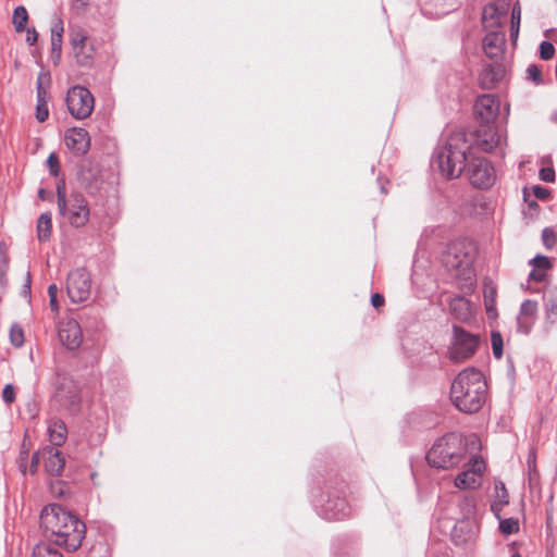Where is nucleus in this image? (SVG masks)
Here are the masks:
<instances>
[{
	"mask_svg": "<svg viewBox=\"0 0 557 557\" xmlns=\"http://www.w3.org/2000/svg\"><path fill=\"white\" fill-rule=\"evenodd\" d=\"M40 524L46 536L69 550L79 548L86 534L85 523L77 516L55 504L42 509Z\"/></svg>",
	"mask_w": 557,
	"mask_h": 557,
	"instance_id": "f257e3e1",
	"label": "nucleus"
},
{
	"mask_svg": "<svg viewBox=\"0 0 557 557\" xmlns=\"http://www.w3.org/2000/svg\"><path fill=\"white\" fill-rule=\"evenodd\" d=\"M487 384L483 373L475 368H466L453 380L449 398L461 412H478L484 405Z\"/></svg>",
	"mask_w": 557,
	"mask_h": 557,
	"instance_id": "f03ea898",
	"label": "nucleus"
},
{
	"mask_svg": "<svg viewBox=\"0 0 557 557\" xmlns=\"http://www.w3.org/2000/svg\"><path fill=\"white\" fill-rule=\"evenodd\" d=\"M430 466L450 469L467 460V441L459 433H447L437 438L426 454Z\"/></svg>",
	"mask_w": 557,
	"mask_h": 557,
	"instance_id": "7ed1b4c3",
	"label": "nucleus"
},
{
	"mask_svg": "<svg viewBox=\"0 0 557 557\" xmlns=\"http://www.w3.org/2000/svg\"><path fill=\"white\" fill-rule=\"evenodd\" d=\"M470 149L471 146L466 138V134L461 132L454 133L437 152L434 162L445 177H459L466 168L467 154Z\"/></svg>",
	"mask_w": 557,
	"mask_h": 557,
	"instance_id": "20e7f679",
	"label": "nucleus"
},
{
	"mask_svg": "<svg viewBox=\"0 0 557 557\" xmlns=\"http://www.w3.org/2000/svg\"><path fill=\"white\" fill-rule=\"evenodd\" d=\"M57 203L59 213L65 218L71 225L82 227L89 221V207L85 197L79 193H72L69 198L65 195L63 182L57 185Z\"/></svg>",
	"mask_w": 557,
	"mask_h": 557,
	"instance_id": "39448f33",
	"label": "nucleus"
},
{
	"mask_svg": "<svg viewBox=\"0 0 557 557\" xmlns=\"http://www.w3.org/2000/svg\"><path fill=\"white\" fill-rule=\"evenodd\" d=\"M445 268L455 276L469 277L472 272L473 249L470 243H451L443 257Z\"/></svg>",
	"mask_w": 557,
	"mask_h": 557,
	"instance_id": "423d86ee",
	"label": "nucleus"
},
{
	"mask_svg": "<svg viewBox=\"0 0 557 557\" xmlns=\"http://www.w3.org/2000/svg\"><path fill=\"white\" fill-rule=\"evenodd\" d=\"M479 341V336L454 325L453 338L448 348L449 360L455 363L469 360L476 352Z\"/></svg>",
	"mask_w": 557,
	"mask_h": 557,
	"instance_id": "0eeeda50",
	"label": "nucleus"
},
{
	"mask_svg": "<svg viewBox=\"0 0 557 557\" xmlns=\"http://www.w3.org/2000/svg\"><path fill=\"white\" fill-rule=\"evenodd\" d=\"M66 106L70 114L76 120H84L90 116L95 107L92 94L83 86H73L66 96Z\"/></svg>",
	"mask_w": 557,
	"mask_h": 557,
	"instance_id": "6e6552de",
	"label": "nucleus"
},
{
	"mask_svg": "<svg viewBox=\"0 0 557 557\" xmlns=\"http://www.w3.org/2000/svg\"><path fill=\"white\" fill-rule=\"evenodd\" d=\"M485 462L482 458L473 456L465 463V469L456 476L455 486L460 490L478 488L482 483Z\"/></svg>",
	"mask_w": 557,
	"mask_h": 557,
	"instance_id": "1a4fd4ad",
	"label": "nucleus"
},
{
	"mask_svg": "<svg viewBox=\"0 0 557 557\" xmlns=\"http://www.w3.org/2000/svg\"><path fill=\"white\" fill-rule=\"evenodd\" d=\"M66 289L73 302L87 300L91 292V278L89 273L83 268L71 271L67 276Z\"/></svg>",
	"mask_w": 557,
	"mask_h": 557,
	"instance_id": "9d476101",
	"label": "nucleus"
},
{
	"mask_svg": "<svg viewBox=\"0 0 557 557\" xmlns=\"http://www.w3.org/2000/svg\"><path fill=\"white\" fill-rule=\"evenodd\" d=\"M470 183L478 188H488L494 184L495 172L486 159H472L468 169Z\"/></svg>",
	"mask_w": 557,
	"mask_h": 557,
	"instance_id": "9b49d317",
	"label": "nucleus"
},
{
	"mask_svg": "<svg viewBox=\"0 0 557 557\" xmlns=\"http://www.w3.org/2000/svg\"><path fill=\"white\" fill-rule=\"evenodd\" d=\"M500 108L499 99L494 95H482L478 97L474 104L476 117L485 125H493Z\"/></svg>",
	"mask_w": 557,
	"mask_h": 557,
	"instance_id": "f8f14e48",
	"label": "nucleus"
},
{
	"mask_svg": "<svg viewBox=\"0 0 557 557\" xmlns=\"http://www.w3.org/2000/svg\"><path fill=\"white\" fill-rule=\"evenodd\" d=\"M59 339L69 349H76L83 342L81 325L74 319L63 320L58 330Z\"/></svg>",
	"mask_w": 557,
	"mask_h": 557,
	"instance_id": "ddd939ff",
	"label": "nucleus"
},
{
	"mask_svg": "<svg viewBox=\"0 0 557 557\" xmlns=\"http://www.w3.org/2000/svg\"><path fill=\"white\" fill-rule=\"evenodd\" d=\"M537 318V302L531 299L524 300L517 317V330L522 334H529Z\"/></svg>",
	"mask_w": 557,
	"mask_h": 557,
	"instance_id": "4468645a",
	"label": "nucleus"
},
{
	"mask_svg": "<svg viewBox=\"0 0 557 557\" xmlns=\"http://www.w3.org/2000/svg\"><path fill=\"white\" fill-rule=\"evenodd\" d=\"M66 147L77 154H85L90 146L89 134L82 127H73L65 133Z\"/></svg>",
	"mask_w": 557,
	"mask_h": 557,
	"instance_id": "2eb2a0df",
	"label": "nucleus"
},
{
	"mask_svg": "<svg viewBox=\"0 0 557 557\" xmlns=\"http://www.w3.org/2000/svg\"><path fill=\"white\" fill-rule=\"evenodd\" d=\"M40 454L45 461L46 471L50 475H60L65 466V459L62 453L52 447H45Z\"/></svg>",
	"mask_w": 557,
	"mask_h": 557,
	"instance_id": "dca6fc26",
	"label": "nucleus"
},
{
	"mask_svg": "<svg viewBox=\"0 0 557 557\" xmlns=\"http://www.w3.org/2000/svg\"><path fill=\"white\" fill-rule=\"evenodd\" d=\"M505 36L500 32L492 30L483 38L484 53L491 59H497L503 54Z\"/></svg>",
	"mask_w": 557,
	"mask_h": 557,
	"instance_id": "f3484780",
	"label": "nucleus"
},
{
	"mask_svg": "<svg viewBox=\"0 0 557 557\" xmlns=\"http://www.w3.org/2000/svg\"><path fill=\"white\" fill-rule=\"evenodd\" d=\"M500 141V137L497 134L493 125H485L478 129L476 143L482 150L490 152L493 151Z\"/></svg>",
	"mask_w": 557,
	"mask_h": 557,
	"instance_id": "a211bd4d",
	"label": "nucleus"
},
{
	"mask_svg": "<svg viewBox=\"0 0 557 557\" xmlns=\"http://www.w3.org/2000/svg\"><path fill=\"white\" fill-rule=\"evenodd\" d=\"M530 264L532 265V270L529 274V277L535 282H543L546 278L548 271L553 267L552 260L548 257L542 255H537L532 260H530Z\"/></svg>",
	"mask_w": 557,
	"mask_h": 557,
	"instance_id": "6ab92c4d",
	"label": "nucleus"
},
{
	"mask_svg": "<svg viewBox=\"0 0 557 557\" xmlns=\"http://www.w3.org/2000/svg\"><path fill=\"white\" fill-rule=\"evenodd\" d=\"M451 314L461 322L469 321L473 315L471 302L465 297H454L449 302Z\"/></svg>",
	"mask_w": 557,
	"mask_h": 557,
	"instance_id": "aec40b11",
	"label": "nucleus"
},
{
	"mask_svg": "<svg viewBox=\"0 0 557 557\" xmlns=\"http://www.w3.org/2000/svg\"><path fill=\"white\" fill-rule=\"evenodd\" d=\"M49 442L54 446L64 444L67 437V429L65 423L60 419H51L47 428Z\"/></svg>",
	"mask_w": 557,
	"mask_h": 557,
	"instance_id": "412c9836",
	"label": "nucleus"
},
{
	"mask_svg": "<svg viewBox=\"0 0 557 557\" xmlns=\"http://www.w3.org/2000/svg\"><path fill=\"white\" fill-rule=\"evenodd\" d=\"M505 11L498 8L495 3H490L484 7L482 12V22L485 28H496L500 26L502 16Z\"/></svg>",
	"mask_w": 557,
	"mask_h": 557,
	"instance_id": "4be33fe9",
	"label": "nucleus"
},
{
	"mask_svg": "<svg viewBox=\"0 0 557 557\" xmlns=\"http://www.w3.org/2000/svg\"><path fill=\"white\" fill-rule=\"evenodd\" d=\"M509 503V495L505 484L500 481L494 483V500L491 504V510L499 518L503 507Z\"/></svg>",
	"mask_w": 557,
	"mask_h": 557,
	"instance_id": "5701e85b",
	"label": "nucleus"
},
{
	"mask_svg": "<svg viewBox=\"0 0 557 557\" xmlns=\"http://www.w3.org/2000/svg\"><path fill=\"white\" fill-rule=\"evenodd\" d=\"M496 296H497L496 286L492 282L485 283L484 289H483V297H484L485 309L490 317L496 315V307H495Z\"/></svg>",
	"mask_w": 557,
	"mask_h": 557,
	"instance_id": "b1692460",
	"label": "nucleus"
},
{
	"mask_svg": "<svg viewBox=\"0 0 557 557\" xmlns=\"http://www.w3.org/2000/svg\"><path fill=\"white\" fill-rule=\"evenodd\" d=\"M52 232L51 213H42L37 221V237L40 242H46L50 238Z\"/></svg>",
	"mask_w": 557,
	"mask_h": 557,
	"instance_id": "393cba45",
	"label": "nucleus"
},
{
	"mask_svg": "<svg viewBox=\"0 0 557 557\" xmlns=\"http://www.w3.org/2000/svg\"><path fill=\"white\" fill-rule=\"evenodd\" d=\"M63 25L61 21L54 23L51 27V50L59 59L62 50Z\"/></svg>",
	"mask_w": 557,
	"mask_h": 557,
	"instance_id": "a878e982",
	"label": "nucleus"
},
{
	"mask_svg": "<svg viewBox=\"0 0 557 557\" xmlns=\"http://www.w3.org/2000/svg\"><path fill=\"white\" fill-rule=\"evenodd\" d=\"M28 21V13L24 7L15 8L12 16V23L17 33H22L26 29V24Z\"/></svg>",
	"mask_w": 557,
	"mask_h": 557,
	"instance_id": "bb28decb",
	"label": "nucleus"
},
{
	"mask_svg": "<svg viewBox=\"0 0 557 557\" xmlns=\"http://www.w3.org/2000/svg\"><path fill=\"white\" fill-rule=\"evenodd\" d=\"M44 94L45 91L42 90L40 83H38L36 119L39 122H45L49 116V110Z\"/></svg>",
	"mask_w": 557,
	"mask_h": 557,
	"instance_id": "cd10ccee",
	"label": "nucleus"
},
{
	"mask_svg": "<svg viewBox=\"0 0 557 557\" xmlns=\"http://www.w3.org/2000/svg\"><path fill=\"white\" fill-rule=\"evenodd\" d=\"M544 309L546 319L550 322H555V318L557 317V295L550 294L545 296L544 298Z\"/></svg>",
	"mask_w": 557,
	"mask_h": 557,
	"instance_id": "c85d7f7f",
	"label": "nucleus"
},
{
	"mask_svg": "<svg viewBox=\"0 0 557 557\" xmlns=\"http://www.w3.org/2000/svg\"><path fill=\"white\" fill-rule=\"evenodd\" d=\"M73 53L78 64L86 66L91 63L92 53L91 48L88 47V45L73 48Z\"/></svg>",
	"mask_w": 557,
	"mask_h": 557,
	"instance_id": "c756f323",
	"label": "nucleus"
},
{
	"mask_svg": "<svg viewBox=\"0 0 557 557\" xmlns=\"http://www.w3.org/2000/svg\"><path fill=\"white\" fill-rule=\"evenodd\" d=\"M33 557H63V555L50 544L41 543L34 548Z\"/></svg>",
	"mask_w": 557,
	"mask_h": 557,
	"instance_id": "7c9ffc66",
	"label": "nucleus"
},
{
	"mask_svg": "<svg viewBox=\"0 0 557 557\" xmlns=\"http://www.w3.org/2000/svg\"><path fill=\"white\" fill-rule=\"evenodd\" d=\"M520 20H521V8L519 3H516L511 10V27H510V36L512 40H517L520 28Z\"/></svg>",
	"mask_w": 557,
	"mask_h": 557,
	"instance_id": "2f4dec72",
	"label": "nucleus"
},
{
	"mask_svg": "<svg viewBox=\"0 0 557 557\" xmlns=\"http://www.w3.org/2000/svg\"><path fill=\"white\" fill-rule=\"evenodd\" d=\"M499 519V530L505 535H510L517 533L519 531V522L518 519L508 518V519Z\"/></svg>",
	"mask_w": 557,
	"mask_h": 557,
	"instance_id": "473e14b6",
	"label": "nucleus"
},
{
	"mask_svg": "<svg viewBox=\"0 0 557 557\" xmlns=\"http://www.w3.org/2000/svg\"><path fill=\"white\" fill-rule=\"evenodd\" d=\"M10 341L15 347H21L24 344V331L20 325L13 324L11 326Z\"/></svg>",
	"mask_w": 557,
	"mask_h": 557,
	"instance_id": "72a5a7b5",
	"label": "nucleus"
},
{
	"mask_svg": "<svg viewBox=\"0 0 557 557\" xmlns=\"http://www.w3.org/2000/svg\"><path fill=\"white\" fill-rule=\"evenodd\" d=\"M334 507L337 508V511L336 512H333V513H327V519H334V520H339V519H343L344 517L348 516L349 511H348V506L346 504L345 500L343 499H338L334 503Z\"/></svg>",
	"mask_w": 557,
	"mask_h": 557,
	"instance_id": "f704fd0d",
	"label": "nucleus"
},
{
	"mask_svg": "<svg viewBox=\"0 0 557 557\" xmlns=\"http://www.w3.org/2000/svg\"><path fill=\"white\" fill-rule=\"evenodd\" d=\"M542 242L547 249H552L557 244V235L550 227H545L542 232Z\"/></svg>",
	"mask_w": 557,
	"mask_h": 557,
	"instance_id": "c9c22d12",
	"label": "nucleus"
},
{
	"mask_svg": "<svg viewBox=\"0 0 557 557\" xmlns=\"http://www.w3.org/2000/svg\"><path fill=\"white\" fill-rule=\"evenodd\" d=\"M492 348L494 356L499 359L503 356V337L500 333L493 332L491 335Z\"/></svg>",
	"mask_w": 557,
	"mask_h": 557,
	"instance_id": "e433bc0d",
	"label": "nucleus"
},
{
	"mask_svg": "<svg viewBox=\"0 0 557 557\" xmlns=\"http://www.w3.org/2000/svg\"><path fill=\"white\" fill-rule=\"evenodd\" d=\"M72 49L87 45V35L84 30L77 29L71 33Z\"/></svg>",
	"mask_w": 557,
	"mask_h": 557,
	"instance_id": "4c0bfd02",
	"label": "nucleus"
},
{
	"mask_svg": "<svg viewBox=\"0 0 557 557\" xmlns=\"http://www.w3.org/2000/svg\"><path fill=\"white\" fill-rule=\"evenodd\" d=\"M527 466H528V472H529V479L530 482H532L536 476V456L535 451L533 449H530L527 458Z\"/></svg>",
	"mask_w": 557,
	"mask_h": 557,
	"instance_id": "58836bf2",
	"label": "nucleus"
},
{
	"mask_svg": "<svg viewBox=\"0 0 557 557\" xmlns=\"http://www.w3.org/2000/svg\"><path fill=\"white\" fill-rule=\"evenodd\" d=\"M555 48L549 41H542L540 45V57L543 60H550L554 57Z\"/></svg>",
	"mask_w": 557,
	"mask_h": 557,
	"instance_id": "ea45409f",
	"label": "nucleus"
},
{
	"mask_svg": "<svg viewBox=\"0 0 557 557\" xmlns=\"http://www.w3.org/2000/svg\"><path fill=\"white\" fill-rule=\"evenodd\" d=\"M58 292H59V289H58V286L55 284H51L48 287L50 308L54 312H59V304H58V300H57Z\"/></svg>",
	"mask_w": 557,
	"mask_h": 557,
	"instance_id": "a19ab883",
	"label": "nucleus"
},
{
	"mask_svg": "<svg viewBox=\"0 0 557 557\" xmlns=\"http://www.w3.org/2000/svg\"><path fill=\"white\" fill-rule=\"evenodd\" d=\"M539 176L543 182L553 183L555 181V171L552 166L542 168Z\"/></svg>",
	"mask_w": 557,
	"mask_h": 557,
	"instance_id": "79ce46f5",
	"label": "nucleus"
},
{
	"mask_svg": "<svg viewBox=\"0 0 557 557\" xmlns=\"http://www.w3.org/2000/svg\"><path fill=\"white\" fill-rule=\"evenodd\" d=\"M47 165L52 175L57 176L59 172V159L54 153H51L47 159Z\"/></svg>",
	"mask_w": 557,
	"mask_h": 557,
	"instance_id": "37998d69",
	"label": "nucleus"
},
{
	"mask_svg": "<svg viewBox=\"0 0 557 557\" xmlns=\"http://www.w3.org/2000/svg\"><path fill=\"white\" fill-rule=\"evenodd\" d=\"M2 398L7 404H11L15 399L14 387L11 384H7L2 391Z\"/></svg>",
	"mask_w": 557,
	"mask_h": 557,
	"instance_id": "c03bdc74",
	"label": "nucleus"
},
{
	"mask_svg": "<svg viewBox=\"0 0 557 557\" xmlns=\"http://www.w3.org/2000/svg\"><path fill=\"white\" fill-rule=\"evenodd\" d=\"M527 75L530 79L535 83H541V71L536 65H529L527 69Z\"/></svg>",
	"mask_w": 557,
	"mask_h": 557,
	"instance_id": "a18cd8bd",
	"label": "nucleus"
},
{
	"mask_svg": "<svg viewBox=\"0 0 557 557\" xmlns=\"http://www.w3.org/2000/svg\"><path fill=\"white\" fill-rule=\"evenodd\" d=\"M532 193L533 195L537 198V199H541V200H546L548 197H549V191L548 189L540 186V185H534L532 186Z\"/></svg>",
	"mask_w": 557,
	"mask_h": 557,
	"instance_id": "49530a36",
	"label": "nucleus"
},
{
	"mask_svg": "<svg viewBox=\"0 0 557 557\" xmlns=\"http://www.w3.org/2000/svg\"><path fill=\"white\" fill-rule=\"evenodd\" d=\"M37 38H38V34L35 28L27 29L26 41L29 45H34L37 41Z\"/></svg>",
	"mask_w": 557,
	"mask_h": 557,
	"instance_id": "de8ad7c7",
	"label": "nucleus"
},
{
	"mask_svg": "<svg viewBox=\"0 0 557 557\" xmlns=\"http://www.w3.org/2000/svg\"><path fill=\"white\" fill-rule=\"evenodd\" d=\"M371 304L373 307L379 308L384 305V297L381 294H373L371 297Z\"/></svg>",
	"mask_w": 557,
	"mask_h": 557,
	"instance_id": "09e8293b",
	"label": "nucleus"
},
{
	"mask_svg": "<svg viewBox=\"0 0 557 557\" xmlns=\"http://www.w3.org/2000/svg\"><path fill=\"white\" fill-rule=\"evenodd\" d=\"M38 463H39V453H36L33 455V458H32L30 472L34 473L36 471Z\"/></svg>",
	"mask_w": 557,
	"mask_h": 557,
	"instance_id": "8fccbe9b",
	"label": "nucleus"
},
{
	"mask_svg": "<svg viewBox=\"0 0 557 557\" xmlns=\"http://www.w3.org/2000/svg\"><path fill=\"white\" fill-rule=\"evenodd\" d=\"M76 8H85L88 4V0H73Z\"/></svg>",
	"mask_w": 557,
	"mask_h": 557,
	"instance_id": "3c124183",
	"label": "nucleus"
},
{
	"mask_svg": "<svg viewBox=\"0 0 557 557\" xmlns=\"http://www.w3.org/2000/svg\"><path fill=\"white\" fill-rule=\"evenodd\" d=\"M24 287H25L26 293L30 292V273L29 272L27 273L26 283H25Z\"/></svg>",
	"mask_w": 557,
	"mask_h": 557,
	"instance_id": "603ef678",
	"label": "nucleus"
},
{
	"mask_svg": "<svg viewBox=\"0 0 557 557\" xmlns=\"http://www.w3.org/2000/svg\"><path fill=\"white\" fill-rule=\"evenodd\" d=\"M462 528H463V523H461V524H460V527H455V529H454V531H453V536H454V539H456V537H457V533H458V531H459V530L461 531V530H462Z\"/></svg>",
	"mask_w": 557,
	"mask_h": 557,
	"instance_id": "864d4df0",
	"label": "nucleus"
},
{
	"mask_svg": "<svg viewBox=\"0 0 557 557\" xmlns=\"http://www.w3.org/2000/svg\"><path fill=\"white\" fill-rule=\"evenodd\" d=\"M38 195L41 199H45V190L44 189H39Z\"/></svg>",
	"mask_w": 557,
	"mask_h": 557,
	"instance_id": "5fc2aeb1",
	"label": "nucleus"
},
{
	"mask_svg": "<svg viewBox=\"0 0 557 557\" xmlns=\"http://www.w3.org/2000/svg\"><path fill=\"white\" fill-rule=\"evenodd\" d=\"M511 557H521L519 553H515L511 555Z\"/></svg>",
	"mask_w": 557,
	"mask_h": 557,
	"instance_id": "6e6d98bb",
	"label": "nucleus"
}]
</instances>
